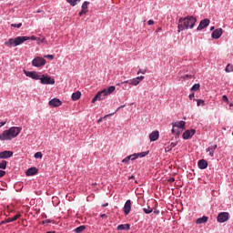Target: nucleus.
Masks as SVG:
<instances>
[{"instance_id": "f257e3e1", "label": "nucleus", "mask_w": 233, "mask_h": 233, "mask_svg": "<svg viewBox=\"0 0 233 233\" xmlns=\"http://www.w3.org/2000/svg\"><path fill=\"white\" fill-rule=\"evenodd\" d=\"M197 21L198 19L192 15L184 18H179L177 25L178 32H183V30H188V28H194Z\"/></svg>"}, {"instance_id": "f03ea898", "label": "nucleus", "mask_w": 233, "mask_h": 233, "mask_svg": "<svg viewBox=\"0 0 233 233\" xmlns=\"http://www.w3.org/2000/svg\"><path fill=\"white\" fill-rule=\"evenodd\" d=\"M22 127H12L7 130H5L0 135V141H12L14 137H17L18 134H21Z\"/></svg>"}, {"instance_id": "7ed1b4c3", "label": "nucleus", "mask_w": 233, "mask_h": 233, "mask_svg": "<svg viewBox=\"0 0 233 233\" xmlns=\"http://www.w3.org/2000/svg\"><path fill=\"white\" fill-rule=\"evenodd\" d=\"M30 38L28 36H17L15 38H9L7 41L5 42V46H19V45H23L25 41H28Z\"/></svg>"}, {"instance_id": "20e7f679", "label": "nucleus", "mask_w": 233, "mask_h": 233, "mask_svg": "<svg viewBox=\"0 0 233 233\" xmlns=\"http://www.w3.org/2000/svg\"><path fill=\"white\" fill-rule=\"evenodd\" d=\"M139 78H133L130 80H126L124 82H121L119 84H117V86H121V85H124L123 89L124 90H128V88L127 87V85H132L133 86H137V85H139Z\"/></svg>"}, {"instance_id": "39448f33", "label": "nucleus", "mask_w": 233, "mask_h": 233, "mask_svg": "<svg viewBox=\"0 0 233 233\" xmlns=\"http://www.w3.org/2000/svg\"><path fill=\"white\" fill-rule=\"evenodd\" d=\"M39 81L41 85H56V80L48 76L40 75Z\"/></svg>"}, {"instance_id": "423d86ee", "label": "nucleus", "mask_w": 233, "mask_h": 233, "mask_svg": "<svg viewBox=\"0 0 233 233\" xmlns=\"http://www.w3.org/2000/svg\"><path fill=\"white\" fill-rule=\"evenodd\" d=\"M33 66L39 68L40 66H45L46 65V60L41 56H36L32 61Z\"/></svg>"}, {"instance_id": "0eeeda50", "label": "nucleus", "mask_w": 233, "mask_h": 233, "mask_svg": "<svg viewBox=\"0 0 233 233\" xmlns=\"http://www.w3.org/2000/svg\"><path fill=\"white\" fill-rule=\"evenodd\" d=\"M172 134H176V128H181V130H185V125H187V122L181 120L177 122H172Z\"/></svg>"}, {"instance_id": "6e6552de", "label": "nucleus", "mask_w": 233, "mask_h": 233, "mask_svg": "<svg viewBox=\"0 0 233 233\" xmlns=\"http://www.w3.org/2000/svg\"><path fill=\"white\" fill-rule=\"evenodd\" d=\"M228 218H230V214H228V212H220L217 217V221L218 223H225L228 221Z\"/></svg>"}, {"instance_id": "1a4fd4ad", "label": "nucleus", "mask_w": 233, "mask_h": 233, "mask_svg": "<svg viewBox=\"0 0 233 233\" xmlns=\"http://www.w3.org/2000/svg\"><path fill=\"white\" fill-rule=\"evenodd\" d=\"M24 74L26 76V77H31V79H35V81L41 79V74L35 71L24 70Z\"/></svg>"}, {"instance_id": "9d476101", "label": "nucleus", "mask_w": 233, "mask_h": 233, "mask_svg": "<svg viewBox=\"0 0 233 233\" xmlns=\"http://www.w3.org/2000/svg\"><path fill=\"white\" fill-rule=\"evenodd\" d=\"M210 25V20L208 18H205L202 21H200L198 26L197 27V30L199 32L203 30V28H207Z\"/></svg>"}, {"instance_id": "9b49d317", "label": "nucleus", "mask_w": 233, "mask_h": 233, "mask_svg": "<svg viewBox=\"0 0 233 233\" xmlns=\"http://www.w3.org/2000/svg\"><path fill=\"white\" fill-rule=\"evenodd\" d=\"M132 210V201L130 199L127 200L124 205V214L128 216Z\"/></svg>"}, {"instance_id": "f8f14e48", "label": "nucleus", "mask_w": 233, "mask_h": 233, "mask_svg": "<svg viewBox=\"0 0 233 233\" xmlns=\"http://www.w3.org/2000/svg\"><path fill=\"white\" fill-rule=\"evenodd\" d=\"M14 156L13 151L5 150L0 152V159H10Z\"/></svg>"}, {"instance_id": "ddd939ff", "label": "nucleus", "mask_w": 233, "mask_h": 233, "mask_svg": "<svg viewBox=\"0 0 233 233\" xmlns=\"http://www.w3.org/2000/svg\"><path fill=\"white\" fill-rule=\"evenodd\" d=\"M223 35V29L222 28H218L214 30L211 34L212 39H219Z\"/></svg>"}, {"instance_id": "4468645a", "label": "nucleus", "mask_w": 233, "mask_h": 233, "mask_svg": "<svg viewBox=\"0 0 233 233\" xmlns=\"http://www.w3.org/2000/svg\"><path fill=\"white\" fill-rule=\"evenodd\" d=\"M21 218V215L20 214H16L15 217L13 218H9L5 220H3L0 222V225H5L6 223H14V221H17L18 218Z\"/></svg>"}, {"instance_id": "2eb2a0df", "label": "nucleus", "mask_w": 233, "mask_h": 233, "mask_svg": "<svg viewBox=\"0 0 233 233\" xmlns=\"http://www.w3.org/2000/svg\"><path fill=\"white\" fill-rule=\"evenodd\" d=\"M194 134H196V129L186 130L183 133L182 137L183 139H190V137H192Z\"/></svg>"}, {"instance_id": "dca6fc26", "label": "nucleus", "mask_w": 233, "mask_h": 233, "mask_svg": "<svg viewBox=\"0 0 233 233\" xmlns=\"http://www.w3.org/2000/svg\"><path fill=\"white\" fill-rule=\"evenodd\" d=\"M49 106L57 107L63 105V102L59 98H53L49 101Z\"/></svg>"}, {"instance_id": "f3484780", "label": "nucleus", "mask_w": 233, "mask_h": 233, "mask_svg": "<svg viewBox=\"0 0 233 233\" xmlns=\"http://www.w3.org/2000/svg\"><path fill=\"white\" fill-rule=\"evenodd\" d=\"M159 139V131L155 130L149 134V140L151 142L157 141Z\"/></svg>"}, {"instance_id": "a211bd4d", "label": "nucleus", "mask_w": 233, "mask_h": 233, "mask_svg": "<svg viewBox=\"0 0 233 233\" xmlns=\"http://www.w3.org/2000/svg\"><path fill=\"white\" fill-rule=\"evenodd\" d=\"M198 167L200 168V170H205L208 167V162L205 159H201L198 162Z\"/></svg>"}, {"instance_id": "6ab92c4d", "label": "nucleus", "mask_w": 233, "mask_h": 233, "mask_svg": "<svg viewBox=\"0 0 233 233\" xmlns=\"http://www.w3.org/2000/svg\"><path fill=\"white\" fill-rule=\"evenodd\" d=\"M218 148V145H213L208 147L206 149V152L209 154L210 157H214V152H216V149Z\"/></svg>"}, {"instance_id": "aec40b11", "label": "nucleus", "mask_w": 233, "mask_h": 233, "mask_svg": "<svg viewBox=\"0 0 233 233\" xmlns=\"http://www.w3.org/2000/svg\"><path fill=\"white\" fill-rule=\"evenodd\" d=\"M38 171L36 167H29L25 172V176H35Z\"/></svg>"}, {"instance_id": "412c9836", "label": "nucleus", "mask_w": 233, "mask_h": 233, "mask_svg": "<svg viewBox=\"0 0 233 233\" xmlns=\"http://www.w3.org/2000/svg\"><path fill=\"white\" fill-rule=\"evenodd\" d=\"M116 91V86H110L107 88L104 89V93L106 94V96H110V94H113V92Z\"/></svg>"}, {"instance_id": "4be33fe9", "label": "nucleus", "mask_w": 233, "mask_h": 233, "mask_svg": "<svg viewBox=\"0 0 233 233\" xmlns=\"http://www.w3.org/2000/svg\"><path fill=\"white\" fill-rule=\"evenodd\" d=\"M208 221V217L203 216L202 218H198L196 221L197 225H203V223H207Z\"/></svg>"}, {"instance_id": "5701e85b", "label": "nucleus", "mask_w": 233, "mask_h": 233, "mask_svg": "<svg viewBox=\"0 0 233 233\" xmlns=\"http://www.w3.org/2000/svg\"><path fill=\"white\" fill-rule=\"evenodd\" d=\"M116 230H130V224H120L117 226Z\"/></svg>"}, {"instance_id": "b1692460", "label": "nucleus", "mask_w": 233, "mask_h": 233, "mask_svg": "<svg viewBox=\"0 0 233 233\" xmlns=\"http://www.w3.org/2000/svg\"><path fill=\"white\" fill-rule=\"evenodd\" d=\"M71 98L72 101H78V99H81V93L79 91L73 93Z\"/></svg>"}, {"instance_id": "393cba45", "label": "nucleus", "mask_w": 233, "mask_h": 233, "mask_svg": "<svg viewBox=\"0 0 233 233\" xmlns=\"http://www.w3.org/2000/svg\"><path fill=\"white\" fill-rule=\"evenodd\" d=\"M96 96H98V101H103L105 99V96H107L104 90L99 91Z\"/></svg>"}, {"instance_id": "a878e982", "label": "nucleus", "mask_w": 233, "mask_h": 233, "mask_svg": "<svg viewBox=\"0 0 233 233\" xmlns=\"http://www.w3.org/2000/svg\"><path fill=\"white\" fill-rule=\"evenodd\" d=\"M8 165V162L6 160L0 161V169L1 170H6V166Z\"/></svg>"}, {"instance_id": "bb28decb", "label": "nucleus", "mask_w": 233, "mask_h": 233, "mask_svg": "<svg viewBox=\"0 0 233 233\" xmlns=\"http://www.w3.org/2000/svg\"><path fill=\"white\" fill-rule=\"evenodd\" d=\"M71 6H76L77 3H81V0H66Z\"/></svg>"}, {"instance_id": "cd10ccee", "label": "nucleus", "mask_w": 233, "mask_h": 233, "mask_svg": "<svg viewBox=\"0 0 233 233\" xmlns=\"http://www.w3.org/2000/svg\"><path fill=\"white\" fill-rule=\"evenodd\" d=\"M86 228V227H85V226H79V227H77V228H75V232H76V233H81V232H83Z\"/></svg>"}, {"instance_id": "c85d7f7f", "label": "nucleus", "mask_w": 233, "mask_h": 233, "mask_svg": "<svg viewBox=\"0 0 233 233\" xmlns=\"http://www.w3.org/2000/svg\"><path fill=\"white\" fill-rule=\"evenodd\" d=\"M200 85L199 84H195L193 85V86L191 87V92H198V90L200 88Z\"/></svg>"}, {"instance_id": "c756f323", "label": "nucleus", "mask_w": 233, "mask_h": 233, "mask_svg": "<svg viewBox=\"0 0 233 233\" xmlns=\"http://www.w3.org/2000/svg\"><path fill=\"white\" fill-rule=\"evenodd\" d=\"M146 156H148V151L137 153V158H139V157H146Z\"/></svg>"}, {"instance_id": "7c9ffc66", "label": "nucleus", "mask_w": 233, "mask_h": 233, "mask_svg": "<svg viewBox=\"0 0 233 233\" xmlns=\"http://www.w3.org/2000/svg\"><path fill=\"white\" fill-rule=\"evenodd\" d=\"M225 72H227L228 74L233 72V65L228 64L225 68Z\"/></svg>"}, {"instance_id": "2f4dec72", "label": "nucleus", "mask_w": 233, "mask_h": 233, "mask_svg": "<svg viewBox=\"0 0 233 233\" xmlns=\"http://www.w3.org/2000/svg\"><path fill=\"white\" fill-rule=\"evenodd\" d=\"M152 208L147 207V208H143V212H145V214H152Z\"/></svg>"}, {"instance_id": "473e14b6", "label": "nucleus", "mask_w": 233, "mask_h": 233, "mask_svg": "<svg viewBox=\"0 0 233 233\" xmlns=\"http://www.w3.org/2000/svg\"><path fill=\"white\" fill-rule=\"evenodd\" d=\"M130 161H136L137 159V153H134L133 155L127 156Z\"/></svg>"}, {"instance_id": "72a5a7b5", "label": "nucleus", "mask_w": 233, "mask_h": 233, "mask_svg": "<svg viewBox=\"0 0 233 233\" xmlns=\"http://www.w3.org/2000/svg\"><path fill=\"white\" fill-rule=\"evenodd\" d=\"M88 5H90V2L85 1L82 5V10H88Z\"/></svg>"}, {"instance_id": "f704fd0d", "label": "nucleus", "mask_w": 233, "mask_h": 233, "mask_svg": "<svg viewBox=\"0 0 233 233\" xmlns=\"http://www.w3.org/2000/svg\"><path fill=\"white\" fill-rule=\"evenodd\" d=\"M34 157H35V159H42V158H43V153H41V152H36V153L35 154Z\"/></svg>"}, {"instance_id": "c9c22d12", "label": "nucleus", "mask_w": 233, "mask_h": 233, "mask_svg": "<svg viewBox=\"0 0 233 233\" xmlns=\"http://www.w3.org/2000/svg\"><path fill=\"white\" fill-rule=\"evenodd\" d=\"M115 113H111L109 115H106L104 116V117H100L98 120H97V123H102L103 122V119H106V117H109V116H114Z\"/></svg>"}, {"instance_id": "e433bc0d", "label": "nucleus", "mask_w": 233, "mask_h": 233, "mask_svg": "<svg viewBox=\"0 0 233 233\" xmlns=\"http://www.w3.org/2000/svg\"><path fill=\"white\" fill-rule=\"evenodd\" d=\"M197 105L198 106H205V100H202V99H198L197 100Z\"/></svg>"}, {"instance_id": "4c0bfd02", "label": "nucleus", "mask_w": 233, "mask_h": 233, "mask_svg": "<svg viewBox=\"0 0 233 233\" xmlns=\"http://www.w3.org/2000/svg\"><path fill=\"white\" fill-rule=\"evenodd\" d=\"M11 26H13V28H21V26H23V24L22 23L12 24Z\"/></svg>"}, {"instance_id": "58836bf2", "label": "nucleus", "mask_w": 233, "mask_h": 233, "mask_svg": "<svg viewBox=\"0 0 233 233\" xmlns=\"http://www.w3.org/2000/svg\"><path fill=\"white\" fill-rule=\"evenodd\" d=\"M182 79H185V81L192 79V75H185L184 76H182Z\"/></svg>"}, {"instance_id": "ea45409f", "label": "nucleus", "mask_w": 233, "mask_h": 233, "mask_svg": "<svg viewBox=\"0 0 233 233\" xmlns=\"http://www.w3.org/2000/svg\"><path fill=\"white\" fill-rule=\"evenodd\" d=\"M39 38L35 37V35L28 36V41H37Z\"/></svg>"}, {"instance_id": "a19ab883", "label": "nucleus", "mask_w": 233, "mask_h": 233, "mask_svg": "<svg viewBox=\"0 0 233 233\" xmlns=\"http://www.w3.org/2000/svg\"><path fill=\"white\" fill-rule=\"evenodd\" d=\"M86 12H88V10L81 9V11L79 12L78 15L81 17V16L84 15V14H86Z\"/></svg>"}, {"instance_id": "79ce46f5", "label": "nucleus", "mask_w": 233, "mask_h": 233, "mask_svg": "<svg viewBox=\"0 0 233 233\" xmlns=\"http://www.w3.org/2000/svg\"><path fill=\"white\" fill-rule=\"evenodd\" d=\"M222 101H224V103H228V96H227V95H224L222 96Z\"/></svg>"}, {"instance_id": "37998d69", "label": "nucleus", "mask_w": 233, "mask_h": 233, "mask_svg": "<svg viewBox=\"0 0 233 233\" xmlns=\"http://www.w3.org/2000/svg\"><path fill=\"white\" fill-rule=\"evenodd\" d=\"M188 97H189V99H190L191 101H192V99H193V101H198V99L194 98V97H195L194 93L190 94V95L188 96Z\"/></svg>"}, {"instance_id": "c03bdc74", "label": "nucleus", "mask_w": 233, "mask_h": 233, "mask_svg": "<svg viewBox=\"0 0 233 233\" xmlns=\"http://www.w3.org/2000/svg\"><path fill=\"white\" fill-rule=\"evenodd\" d=\"M171 148H175V147H177V142H171L170 146Z\"/></svg>"}, {"instance_id": "a18cd8bd", "label": "nucleus", "mask_w": 233, "mask_h": 233, "mask_svg": "<svg viewBox=\"0 0 233 233\" xmlns=\"http://www.w3.org/2000/svg\"><path fill=\"white\" fill-rule=\"evenodd\" d=\"M99 96H95L94 98L92 99V103H96V101H99Z\"/></svg>"}, {"instance_id": "49530a36", "label": "nucleus", "mask_w": 233, "mask_h": 233, "mask_svg": "<svg viewBox=\"0 0 233 233\" xmlns=\"http://www.w3.org/2000/svg\"><path fill=\"white\" fill-rule=\"evenodd\" d=\"M174 134H176V136H179V134H181V131H179V128L175 127V133Z\"/></svg>"}, {"instance_id": "de8ad7c7", "label": "nucleus", "mask_w": 233, "mask_h": 233, "mask_svg": "<svg viewBox=\"0 0 233 233\" xmlns=\"http://www.w3.org/2000/svg\"><path fill=\"white\" fill-rule=\"evenodd\" d=\"M128 161H130V158L128 157H125L123 160H122V163H128Z\"/></svg>"}, {"instance_id": "09e8293b", "label": "nucleus", "mask_w": 233, "mask_h": 233, "mask_svg": "<svg viewBox=\"0 0 233 233\" xmlns=\"http://www.w3.org/2000/svg\"><path fill=\"white\" fill-rule=\"evenodd\" d=\"M6 175V171L5 170H0V177H4V176Z\"/></svg>"}, {"instance_id": "8fccbe9b", "label": "nucleus", "mask_w": 233, "mask_h": 233, "mask_svg": "<svg viewBox=\"0 0 233 233\" xmlns=\"http://www.w3.org/2000/svg\"><path fill=\"white\" fill-rule=\"evenodd\" d=\"M139 74H147V70L139 69L137 72V76H139Z\"/></svg>"}, {"instance_id": "3c124183", "label": "nucleus", "mask_w": 233, "mask_h": 233, "mask_svg": "<svg viewBox=\"0 0 233 233\" xmlns=\"http://www.w3.org/2000/svg\"><path fill=\"white\" fill-rule=\"evenodd\" d=\"M46 59H54V55H46V56H45Z\"/></svg>"}, {"instance_id": "603ef678", "label": "nucleus", "mask_w": 233, "mask_h": 233, "mask_svg": "<svg viewBox=\"0 0 233 233\" xmlns=\"http://www.w3.org/2000/svg\"><path fill=\"white\" fill-rule=\"evenodd\" d=\"M137 79H138L139 83H141V81H143V79H145V76H137Z\"/></svg>"}, {"instance_id": "864d4df0", "label": "nucleus", "mask_w": 233, "mask_h": 233, "mask_svg": "<svg viewBox=\"0 0 233 233\" xmlns=\"http://www.w3.org/2000/svg\"><path fill=\"white\" fill-rule=\"evenodd\" d=\"M174 181H176V178H174V177L168 178V183H174Z\"/></svg>"}, {"instance_id": "5fc2aeb1", "label": "nucleus", "mask_w": 233, "mask_h": 233, "mask_svg": "<svg viewBox=\"0 0 233 233\" xmlns=\"http://www.w3.org/2000/svg\"><path fill=\"white\" fill-rule=\"evenodd\" d=\"M46 223H52V220L51 219H46L43 221V224H46Z\"/></svg>"}, {"instance_id": "6e6d98bb", "label": "nucleus", "mask_w": 233, "mask_h": 233, "mask_svg": "<svg viewBox=\"0 0 233 233\" xmlns=\"http://www.w3.org/2000/svg\"><path fill=\"white\" fill-rule=\"evenodd\" d=\"M166 152H170L172 150V148L170 147V146L167 147L165 148Z\"/></svg>"}, {"instance_id": "4d7b16f0", "label": "nucleus", "mask_w": 233, "mask_h": 233, "mask_svg": "<svg viewBox=\"0 0 233 233\" xmlns=\"http://www.w3.org/2000/svg\"><path fill=\"white\" fill-rule=\"evenodd\" d=\"M147 25L150 26L152 25H154V20H148L147 21Z\"/></svg>"}, {"instance_id": "13d9d810", "label": "nucleus", "mask_w": 233, "mask_h": 233, "mask_svg": "<svg viewBox=\"0 0 233 233\" xmlns=\"http://www.w3.org/2000/svg\"><path fill=\"white\" fill-rule=\"evenodd\" d=\"M121 108H125V105L120 106L119 107H117V109L116 110V112H117L118 110H121Z\"/></svg>"}, {"instance_id": "bf43d9fd", "label": "nucleus", "mask_w": 233, "mask_h": 233, "mask_svg": "<svg viewBox=\"0 0 233 233\" xmlns=\"http://www.w3.org/2000/svg\"><path fill=\"white\" fill-rule=\"evenodd\" d=\"M5 125H6V122H0V128H1L2 127H5Z\"/></svg>"}, {"instance_id": "052dcab7", "label": "nucleus", "mask_w": 233, "mask_h": 233, "mask_svg": "<svg viewBox=\"0 0 233 233\" xmlns=\"http://www.w3.org/2000/svg\"><path fill=\"white\" fill-rule=\"evenodd\" d=\"M128 179H136V177L130 176V177H128Z\"/></svg>"}, {"instance_id": "680f3d73", "label": "nucleus", "mask_w": 233, "mask_h": 233, "mask_svg": "<svg viewBox=\"0 0 233 233\" xmlns=\"http://www.w3.org/2000/svg\"><path fill=\"white\" fill-rule=\"evenodd\" d=\"M100 218H106V214H101Z\"/></svg>"}, {"instance_id": "e2e57ef3", "label": "nucleus", "mask_w": 233, "mask_h": 233, "mask_svg": "<svg viewBox=\"0 0 233 233\" xmlns=\"http://www.w3.org/2000/svg\"><path fill=\"white\" fill-rule=\"evenodd\" d=\"M102 207L103 208H105V207H108V203L103 204Z\"/></svg>"}, {"instance_id": "0e129e2a", "label": "nucleus", "mask_w": 233, "mask_h": 233, "mask_svg": "<svg viewBox=\"0 0 233 233\" xmlns=\"http://www.w3.org/2000/svg\"><path fill=\"white\" fill-rule=\"evenodd\" d=\"M161 27H158L157 30H156V32H161Z\"/></svg>"}, {"instance_id": "69168bd1", "label": "nucleus", "mask_w": 233, "mask_h": 233, "mask_svg": "<svg viewBox=\"0 0 233 233\" xmlns=\"http://www.w3.org/2000/svg\"><path fill=\"white\" fill-rule=\"evenodd\" d=\"M154 213L155 214H159V210H155Z\"/></svg>"}, {"instance_id": "338daca9", "label": "nucleus", "mask_w": 233, "mask_h": 233, "mask_svg": "<svg viewBox=\"0 0 233 233\" xmlns=\"http://www.w3.org/2000/svg\"><path fill=\"white\" fill-rule=\"evenodd\" d=\"M210 30H214V26H211Z\"/></svg>"}, {"instance_id": "774afa93", "label": "nucleus", "mask_w": 233, "mask_h": 233, "mask_svg": "<svg viewBox=\"0 0 233 233\" xmlns=\"http://www.w3.org/2000/svg\"><path fill=\"white\" fill-rule=\"evenodd\" d=\"M229 106H233V104L231 103V104H229Z\"/></svg>"}]
</instances>
